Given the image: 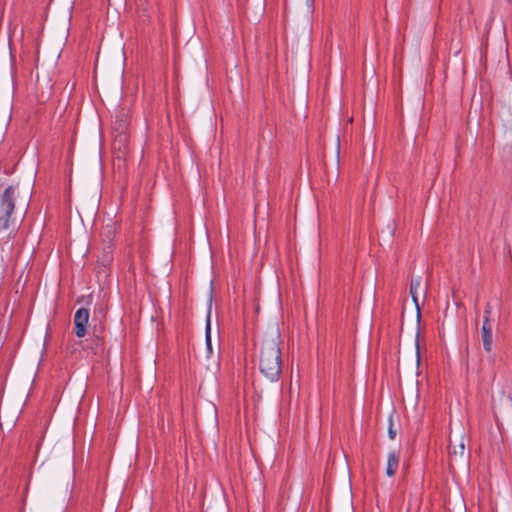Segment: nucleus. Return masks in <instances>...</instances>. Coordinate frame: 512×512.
Segmentation results:
<instances>
[{"instance_id": "5", "label": "nucleus", "mask_w": 512, "mask_h": 512, "mask_svg": "<svg viewBox=\"0 0 512 512\" xmlns=\"http://www.w3.org/2000/svg\"><path fill=\"white\" fill-rule=\"evenodd\" d=\"M89 321V310L80 308L76 311L74 316L75 334L77 337H84L86 334V327Z\"/></svg>"}, {"instance_id": "7", "label": "nucleus", "mask_w": 512, "mask_h": 512, "mask_svg": "<svg viewBox=\"0 0 512 512\" xmlns=\"http://www.w3.org/2000/svg\"><path fill=\"white\" fill-rule=\"evenodd\" d=\"M399 454L396 452H390L387 460L386 475L392 477L395 475L399 466Z\"/></svg>"}, {"instance_id": "10", "label": "nucleus", "mask_w": 512, "mask_h": 512, "mask_svg": "<svg viewBox=\"0 0 512 512\" xmlns=\"http://www.w3.org/2000/svg\"><path fill=\"white\" fill-rule=\"evenodd\" d=\"M388 434H389V438L392 440L395 439L396 434H397L396 430L393 428V423L391 420H390V424H389V428H388Z\"/></svg>"}, {"instance_id": "4", "label": "nucleus", "mask_w": 512, "mask_h": 512, "mask_svg": "<svg viewBox=\"0 0 512 512\" xmlns=\"http://www.w3.org/2000/svg\"><path fill=\"white\" fill-rule=\"evenodd\" d=\"M449 455L451 458H463L465 455V438L464 432L450 436L449 439Z\"/></svg>"}, {"instance_id": "1", "label": "nucleus", "mask_w": 512, "mask_h": 512, "mask_svg": "<svg viewBox=\"0 0 512 512\" xmlns=\"http://www.w3.org/2000/svg\"><path fill=\"white\" fill-rule=\"evenodd\" d=\"M260 372L270 381H277L282 371L280 334L277 329L266 334L261 342L258 359Z\"/></svg>"}, {"instance_id": "8", "label": "nucleus", "mask_w": 512, "mask_h": 512, "mask_svg": "<svg viewBox=\"0 0 512 512\" xmlns=\"http://www.w3.org/2000/svg\"><path fill=\"white\" fill-rule=\"evenodd\" d=\"M128 141V137L125 133L121 132L119 133L114 141H113V148L116 150L118 149L119 151L122 150L123 148V151L125 150V143Z\"/></svg>"}, {"instance_id": "6", "label": "nucleus", "mask_w": 512, "mask_h": 512, "mask_svg": "<svg viewBox=\"0 0 512 512\" xmlns=\"http://www.w3.org/2000/svg\"><path fill=\"white\" fill-rule=\"evenodd\" d=\"M427 291H428V286H427V284L422 283V279L420 277H417V278L411 280L410 295H411L412 300L416 306L418 316L420 315V306H419L418 296H419V294H422L425 297L427 294Z\"/></svg>"}, {"instance_id": "9", "label": "nucleus", "mask_w": 512, "mask_h": 512, "mask_svg": "<svg viewBox=\"0 0 512 512\" xmlns=\"http://www.w3.org/2000/svg\"><path fill=\"white\" fill-rule=\"evenodd\" d=\"M206 349H207V355L210 356L213 352L212 349V341H211V327H210V318L207 319L206 324Z\"/></svg>"}, {"instance_id": "3", "label": "nucleus", "mask_w": 512, "mask_h": 512, "mask_svg": "<svg viewBox=\"0 0 512 512\" xmlns=\"http://www.w3.org/2000/svg\"><path fill=\"white\" fill-rule=\"evenodd\" d=\"M492 314V305L487 303L484 311V319L481 327V339L485 352L490 353L493 348V334L490 317Z\"/></svg>"}, {"instance_id": "2", "label": "nucleus", "mask_w": 512, "mask_h": 512, "mask_svg": "<svg viewBox=\"0 0 512 512\" xmlns=\"http://www.w3.org/2000/svg\"><path fill=\"white\" fill-rule=\"evenodd\" d=\"M16 188L9 186L0 196V231L9 226V220L15 207Z\"/></svg>"}]
</instances>
